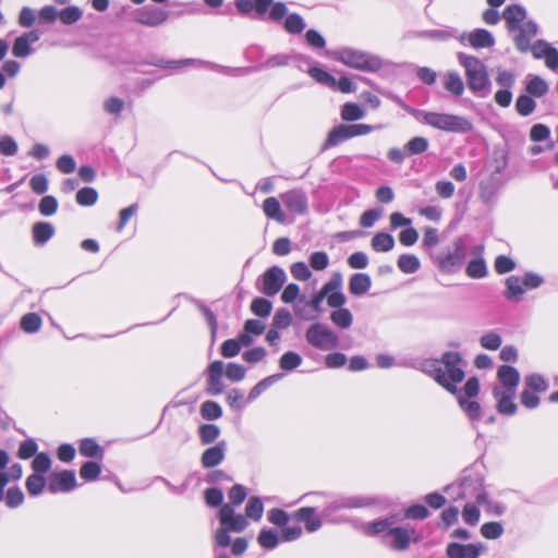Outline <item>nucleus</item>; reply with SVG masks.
<instances>
[{"label": "nucleus", "instance_id": "36", "mask_svg": "<svg viewBox=\"0 0 558 558\" xmlns=\"http://www.w3.org/2000/svg\"><path fill=\"white\" fill-rule=\"evenodd\" d=\"M80 453L84 457L101 459L104 456V450L94 439L86 438L81 441Z\"/></svg>", "mask_w": 558, "mask_h": 558}, {"label": "nucleus", "instance_id": "4", "mask_svg": "<svg viewBox=\"0 0 558 558\" xmlns=\"http://www.w3.org/2000/svg\"><path fill=\"white\" fill-rule=\"evenodd\" d=\"M459 63L464 68L469 88L476 95L485 97L489 93V77L484 63L476 57L459 52Z\"/></svg>", "mask_w": 558, "mask_h": 558}, {"label": "nucleus", "instance_id": "13", "mask_svg": "<svg viewBox=\"0 0 558 558\" xmlns=\"http://www.w3.org/2000/svg\"><path fill=\"white\" fill-rule=\"evenodd\" d=\"M76 487V478L73 471L56 472L50 475L49 490L51 493L70 492Z\"/></svg>", "mask_w": 558, "mask_h": 558}, {"label": "nucleus", "instance_id": "50", "mask_svg": "<svg viewBox=\"0 0 558 558\" xmlns=\"http://www.w3.org/2000/svg\"><path fill=\"white\" fill-rule=\"evenodd\" d=\"M220 435V429L215 424H205L199 428V436L203 444L214 442Z\"/></svg>", "mask_w": 558, "mask_h": 558}, {"label": "nucleus", "instance_id": "45", "mask_svg": "<svg viewBox=\"0 0 558 558\" xmlns=\"http://www.w3.org/2000/svg\"><path fill=\"white\" fill-rule=\"evenodd\" d=\"M458 401L460 407L471 420H477L481 416V405L476 401L466 400L463 396L459 395Z\"/></svg>", "mask_w": 558, "mask_h": 558}, {"label": "nucleus", "instance_id": "58", "mask_svg": "<svg viewBox=\"0 0 558 558\" xmlns=\"http://www.w3.org/2000/svg\"><path fill=\"white\" fill-rule=\"evenodd\" d=\"M327 303L332 308H343V305L347 302L345 295L341 292V288L329 291L326 294Z\"/></svg>", "mask_w": 558, "mask_h": 558}, {"label": "nucleus", "instance_id": "27", "mask_svg": "<svg viewBox=\"0 0 558 558\" xmlns=\"http://www.w3.org/2000/svg\"><path fill=\"white\" fill-rule=\"evenodd\" d=\"M393 519L387 518L377 520L374 522H369L363 525V532L368 536H375L381 533L388 534L390 529H392Z\"/></svg>", "mask_w": 558, "mask_h": 558}, {"label": "nucleus", "instance_id": "14", "mask_svg": "<svg viewBox=\"0 0 558 558\" xmlns=\"http://www.w3.org/2000/svg\"><path fill=\"white\" fill-rule=\"evenodd\" d=\"M343 279L341 274L336 272L332 275L330 280L324 284V287L320 289V291L313 296V299L310 301L308 305L315 311L320 312V306L323 300L326 298V294H328L329 291H332L338 288H342Z\"/></svg>", "mask_w": 558, "mask_h": 558}, {"label": "nucleus", "instance_id": "41", "mask_svg": "<svg viewBox=\"0 0 558 558\" xmlns=\"http://www.w3.org/2000/svg\"><path fill=\"white\" fill-rule=\"evenodd\" d=\"M305 26L303 17L296 13L288 15L284 21V29L290 34H299L304 31Z\"/></svg>", "mask_w": 558, "mask_h": 558}, {"label": "nucleus", "instance_id": "56", "mask_svg": "<svg viewBox=\"0 0 558 558\" xmlns=\"http://www.w3.org/2000/svg\"><path fill=\"white\" fill-rule=\"evenodd\" d=\"M59 17L63 24L70 25L82 17V11L77 7H68L59 13Z\"/></svg>", "mask_w": 558, "mask_h": 558}, {"label": "nucleus", "instance_id": "32", "mask_svg": "<svg viewBox=\"0 0 558 558\" xmlns=\"http://www.w3.org/2000/svg\"><path fill=\"white\" fill-rule=\"evenodd\" d=\"M420 259L412 254H402L398 259V267L404 274H414L420 269Z\"/></svg>", "mask_w": 558, "mask_h": 558}, {"label": "nucleus", "instance_id": "12", "mask_svg": "<svg viewBox=\"0 0 558 558\" xmlns=\"http://www.w3.org/2000/svg\"><path fill=\"white\" fill-rule=\"evenodd\" d=\"M493 396L496 399L497 411L500 414L513 415L517 412V404L513 401L515 391H512L511 388L494 387Z\"/></svg>", "mask_w": 558, "mask_h": 558}, {"label": "nucleus", "instance_id": "48", "mask_svg": "<svg viewBox=\"0 0 558 558\" xmlns=\"http://www.w3.org/2000/svg\"><path fill=\"white\" fill-rule=\"evenodd\" d=\"M536 104L532 97L527 95H521L517 99L515 109L519 114L526 117L535 110Z\"/></svg>", "mask_w": 558, "mask_h": 558}, {"label": "nucleus", "instance_id": "15", "mask_svg": "<svg viewBox=\"0 0 558 558\" xmlns=\"http://www.w3.org/2000/svg\"><path fill=\"white\" fill-rule=\"evenodd\" d=\"M291 517L299 522H304L305 529L310 533L316 532L322 526V520L316 515L315 508L312 507L301 508Z\"/></svg>", "mask_w": 558, "mask_h": 558}, {"label": "nucleus", "instance_id": "2", "mask_svg": "<svg viewBox=\"0 0 558 558\" xmlns=\"http://www.w3.org/2000/svg\"><path fill=\"white\" fill-rule=\"evenodd\" d=\"M405 110L420 123L447 133L465 134L473 130V123L464 116L420 110L405 107Z\"/></svg>", "mask_w": 558, "mask_h": 558}, {"label": "nucleus", "instance_id": "59", "mask_svg": "<svg viewBox=\"0 0 558 558\" xmlns=\"http://www.w3.org/2000/svg\"><path fill=\"white\" fill-rule=\"evenodd\" d=\"M246 369L236 363H229L226 367V376L231 381H241L244 379Z\"/></svg>", "mask_w": 558, "mask_h": 558}, {"label": "nucleus", "instance_id": "24", "mask_svg": "<svg viewBox=\"0 0 558 558\" xmlns=\"http://www.w3.org/2000/svg\"><path fill=\"white\" fill-rule=\"evenodd\" d=\"M271 3L272 0H255L254 2L251 0H235V7L242 14H248L255 9L258 15H264Z\"/></svg>", "mask_w": 558, "mask_h": 558}, {"label": "nucleus", "instance_id": "28", "mask_svg": "<svg viewBox=\"0 0 558 558\" xmlns=\"http://www.w3.org/2000/svg\"><path fill=\"white\" fill-rule=\"evenodd\" d=\"M371 246L375 252H389L395 246V239L389 233L378 232L373 236Z\"/></svg>", "mask_w": 558, "mask_h": 558}, {"label": "nucleus", "instance_id": "23", "mask_svg": "<svg viewBox=\"0 0 558 558\" xmlns=\"http://www.w3.org/2000/svg\"><path fill=\"white\" fill-rule=\"evenodd\" d=\"M263 211L267 218L272 219L279 223H284L287 220L280 202L276 197H268L263 203Z\"/></svg>", "mask_w": 558, "mask_h": 558}, {"label": "nucleus", "instance_id": "5", "mask_svg": "<svg viewBox=\"0 0 558 558\" xmlns=\"http://www.w3.org/2000/svg\"><path fill=\"white\" fill-rule=\"evenodd\" d=\"M305 337L311 345L324 351L332 350L338 344V336L330 328L319 323L312 325Z\"/></svg>", "mask_w": 558, "mask_h": 558}, {"label": "nucleus", "instance_id": "60", "mask_svg": "<svg viewBox=\"0 0 558 558\" xmlns=\"http://www.w3.org/2000/svg\"><path fill=\"white\" fill-rule=\"evenodd\" d=\"M310 265L315 270H324L329 265V257L325 252H314L310 256Z\"/></svg>", "mask_w": 558, "mask_h": 558}, {"label": "nucleus", "instance_id": "37", "mask_svg": "<svg viewBox=\"0 0 558 558\" xmlns=\"http://www.w3.org/2000/svg\"><path fill=\"white\" fill-rule=\"evenodd\" d=\"M526 92L534 97H542L548 92V84L539 76H532L526 84Z\"/></svg>", "mask_w": 558, "mask_h": 558}, {"label": "nucleus", "instance_id": "26", "mask_svg": "<svg viewBox=\"0 0 558 558\" xmlns=\"http://www.w3.org/2000/svg\"><path fill=\"white\" fill-rule=\"evenodd\" d=\"M348 124H339L335 126L329 133L322 146V150H326L329 147L337 146L342 141L349 140Z\"/></svg>", "mask_w": 558, "mask_h": 558}, {"label": "nucleus", "instance_id": "20", "mask_svg": "<svg viewBox=\"0 0 558 558\" xmlns=\"http://www.w3.org/2000/svg\"><path fill=\"white\" fill-rule=\"evenodd\" d=\"M526 12L520 5H510L504 12V17L507 22L510 32L519 29V27L525 23Z\"/></svg>", "mask_w": 558, "mask_h": 558}, {"label": "nucleus", "instance_id": "51", "mask_svg": "<svg viewBox=\"0 0 558 558\" xmlns=\"http://www.w3.org/2000/svg\"><path fill=\"white\" fill-rule=\"evenodd\" d=\"M45 484L46 482L44 476L39 474H32L26 480L27 492L33 496L39 495L43 492Z\"/></svg>", "mask_w": 558, "mask_h": 558}, {"label": "nucleus", "instance_id": "54", "mask_svg": "<svg viewBox=\"0 0 558 558\" xmlns=\"http://www.w3.org/2000/svg\"><path fill=\"white\" fill-rule=\"evenodd\" d=\"M481 345L486 350H497L502 343L501 337L496 332H487L480 338Z\"/></svg>", "mask_w": 558, "mask_h": 558}, {"label": "nucleus", "instance_id": "53", "mask_svg": "<svg viewBox=\"0 0 558 558\" xmlns=\"http://www.w3.org/2000/svg\"><path fill=\"white\" fill-rule=\"evenodd\" d=\"M100 472V465L97 462L89 461L82 465L80 475L85 481H94L99 476Z\"/></svg>", "mask_w": 558, "mask_h": 558}, {"label": "nucleus", "instance_id": "52", "mask_svg": "<svg viewBox=\"0 0 558 558\" xmlns=\"http://www.w3.org/2000/svg\"><path fill=\"white\" fill-rule=\"evenodd\" d=\"M504 533V527L499 522H487L481 527V534L487 539H496Z\"/></svg>", "mask_w": 558, "mask_h": 558}, {"label": "nucleus", "instance_id": "39", "mask_svg": "<svg viewBox=\"0 0 558 558\" xmlns=\"http://www.w3.org/2000/svg\"><path fill=\"white\" fill-rule=\"evenodd\" d=\"M301 363V355L292 351L286 352L279 360V366L283 371H293L298 368Z\"/></svg>", "mask_w": 558, "mask_h": 558}, {"label": "nucleus", "instance_id": "6", "mask_svg": "<svg viewBox=\"0 0 558 558\" xmlns=\"http://www.w3.org/2000/svg\"><path fill=\"white\" fill-rule=\"evenodd\" d=\"M421 541L420 534L411 527L392 526L388 534L384 535V543L395 550H405L411 543Z\"/></svg>", "mask_w": 558, "mask_h": 558}, {"label": "nucleus", "instance_id": "46", "mask_svg": "<svg viewBox=\"0 0 558 558\" xmlns=\"http://www.w3.org/2000/svg\"><path fill=\"white\" fill-rule=\"evenodd\" d=\"M98 194L93 187H83L76 193V202L81 206H92L97 202Z\"/></svg>", "mask_w": 558, "mask_h": 558}, {"label": "nucleus", "instance_id": "64", "mask_svg": "<svg viewBox=\"0 0 558 558\" xmlns=\"http://www.w3.org/2000/svg\"><path fill=\"white\" fill-rule=\"evenodd\" d=\"M266 356V350L262 347L253 348L251 350L245 351L242 354V359L247 363H258L262 362Z\"/></svg>", "mask_w": 558, "mask_h": 558}, {"label": "nucleus", "instance_id": "25", "mask_svg": "<svg viewBox=\"0 0 558 558\" xmlns=\"http://www.w3.org/2000/svg\"><path fill=\"white\" fill-rule=\"evenodd\" d=\"M442 83L446 90L454 96H461L464 93V83L459 73L450 71L444 74Z\"/></svg>", "mask_w": 558, "mask_h": 558}, {"label": "nucleus", "instance_id": "42", "mask_svg": "<svg viewBox=\"0 0 558 558\" xmlns=\"http://www.w3.org/2000/svg\"><path fill=\"white\" fill-rule=\"evenodd\" d=\"M263 511H264V506L262 504V500L258 497H251L245 507L246 518L258 521L263 515Z\"/></svg>", "mask_w": 558, "mask_h": 558}, {"label": "nucleus", "instance_id": "61", "mask_svg": "<svg viewBox=\"0 0 558 558\" xmlns=\"http://www.w3.org/2000/svg\"><path fill=\"white\" fill-rule=\"evenodd\" d=\"M291 274L292 276L301 281L308 280L312 277V271L307 267V265L303 262L294 263L291 266Z\"/></svg>", "mask_w": 558, "mask_h": 558}, {"label": "nucleus", "instance_id": "35", "mask_svg": "<svg viewBox=\"0 0 558 558\" xmlns=\"http://www.w3.org/2000/svg\"><path fill=\"white\" fill-rule=\"evenodd\" d=\"M365 111L361 106L354 102H345L341 109V118L344 121H356L363 119Z\"/></svg>", "mask_w": 558, "mask_h": 558}, {"label": "nucleus", "instance_id": "9", "mask_svg": "<svg viewBox=\"0 0 558 558\" xmlns=\"http://www.w3.org/2000/svg\"><path fill=\"white\" fill-rule=\"evenodd\" d=\"M40 38V33L38 31H29L23 33L19 37L15 38L12 46V54L15 58H27L33 52V44L37 43Z\"/></svg>", "mask_w": 558, "mask_h": 558}, {"label": "nucleus", "instance_id": "63", "mask_svg": "<svg viewBox=\"0 0 558 558\" xmlns=\"http://www.w3.org/2000/svg\"><path fill=\"white\" fill-rule=\"evenodd\" d=\"M32 466L36 473H44L50 469L51 460L48 454L40 452L33 460Z\"/></svg>", "mask_w": 558, "mask_h": 558}, {"label": "nucleus", "instance_id": "16", "mask_svg": "<svg viewBox=\"0 0 558 558\" xmlns=\"http://www.w3.org/2000/svg\"><path fill=\"white\" fill-rule=\"evenodd\" d=\"M169 17V13L161 9H149L141 12L136 21L145 26L155 27L163 24Z\"/></svg>", "mask_w": 558, "mask_h": 558}, {"label": "nucleus", "instance_id": "57", "mask_svg": "<svg viewBox=\"0 0 558 558\" xmlns=\"http://www.w3.org/2000/svg\"><path fill=\"white\" fill-rule=\"evenodd\" d=\"M24 501V495L19 487H11L5 494V504L9 508H16Z\"/></svg>", "mask_w": 558, "mask_h": 558}, {"label": "nucleus", "instance_id": "7", "mask_svg": "<svg viewBox=\"0 0 558 558\" xmlns=\"http://www.w3.org/2000/svg\"><path fill=\"white\" fill-rule=\"evenodd\" d=\"M287 280L284 270L278 266L270 267L263 275L262 292L266 295L277 294Z\"/></svg>", "mask_w": 558, "mask_h": 558}, {"label": "nucleus", "instance_id": "62", "mask_svg": "<svg viewBox=\"0 0 558 558\" xmlns=\"http://www.w3.org/2000/svg\"><path fill=\"white\" fill-rule=\"evenodd\" d=\"M58 202L53 196H45L39 203V211L44 216H51L57 211Z\"/></svg>", "mask_w": 558, "mask_h": 558}, {"label": "nucleus", "instance_id": "55", "mask_svg": "<svg viewBox=\"0 0 558 558\" xmlns=\"http://www.w3.org/2000/svg\"><path fill=\"white\" fill-rule=\"evenodd\" d=\"M466 274L471 278H483L487 274V268L483 259H473L466 266Z\"/></svg>", "mask_w": 558, "mask_h": 558}, {"label": "nucleus", "instance_id": "43", "mask_svg": "<svg viewBox=\"0 0 558 558\" xmlns=\"http://www.w3.org/2000/svg\"><path fill=\"white\" fill-rule=\"evenodd\" d=\"M428 141L422 136L411 138L404 146V149L410 155L422 154L428 148Z\"/></svg>", "mask_w": 558, "mask_h": 558}, {"label": "nucleus", "instance_id": "30", "mask_svg": "<svg viewBox=\"0 0 558 558\" xmlns=\"http://www.w3.org/2000/svg\"><path fill=\"white\" fill-rule=\"evenodd\" d=\"M330 320L341 329H348L352 326L353 315L348 308H338L331 312Z\"/></svg>", "mask_w": 558, "mask_h": 558}, {"label": "nucleus", "instance_id": "3", "mask_svg": "<svg viewBox=\"0 0 558 558\" xmlns=\"http://www.w3.org/2000/svg\"><path fill=\"white\" fill-rule=\"evenodd\" d=\"M328 54L343 65L359 71L377 72L383 66L379 57L350 47L329 51Z\"/></svg>", "mask_w": 558, "mask_h": 558}, {"label": "nucleus", "instance_id": "44", "mask_svg": "<svg viewBox=\"0 0 558 558\" xmlns=\"http://www.w3.org/2000/svg\"><path fill=\"white\" fill-rule=\"evenodd\" d=\"M525 388L535 391V392H544L548 389L547 380L537 374H532L525 377Z\"/></svg>", "mask_w": 558, "mask_h": 558}, {"label": "nucleus", "instance_id": "34", "mask_svg": "<svg viewBox=\"0 0 558 558\" xmlns=\"http://www.w3.org/2000/svg\"><path fill=\"white\" fill-rule=\"evenodd\" d=\"M507 284V298L513 300H520L521 295L524 293V284L520 277L511 276L506 281Z\"/></svg>", "mask_w": 558, "mask_h": 558}, {"label": "nucleus", "instance_id": "19", "mask_svg": "<svg viewBox=\"0 0 558 558\" xmlns=\"http://www.w3.org/2000/svg\"><path fill=\"white\" fill-rule=\"evenodd\" d=\"M449 558H476L480 555V548L474 544L451 543L447 547Z\"/></svg>", "mask_w": 558, "mask_h": 558}, {"label": "nucleus", "instance_id": "11", "mask_svg": "<svg viewBox=\"0 0 558 558\" xmlns=\"http://www.w3.org/2000/svg\"><path fill=\"white\" fill-rule=\"evenodd\" d=\"M282 203L289 211L295 215H304L307 211V197L301 190H290L280 195Z\"/></svg>", "mask_w": 558, "mask_h": 558}, {"label": "nucleus", "instance_id": "1", "mask_svg": "<svg viewBox=\"0 0 558 558\" xmlns=\"http://www.w3.org/2000/svg\"><path fill=\"white\" fill-rule=\"evenodd\" d=\"M424 371L453 395L458 393L457 385L464 378L461 356L458 352H446L441 357V362L436 360L425 362Z\"/></svg>", "mask_w": 558, "mask_h": 558}, {"label": "nucleus", "instance_id": "40", "mask_svg": "<svg viewBox=\"0 0 558 558\" xmlns=\"http://www.w3.org/2000/svg\"><path fill=\"white\" fill-rule=\"evenodd\" d=\"M308 74L318 83L330 88H336L337 80L330 73L319 68H311Z\"/></svg>", "mask_w": 558, "mask_h": 558}, {"label": "nucleus", "instance_id": "18", "mask_svg": "<svg viewBox=\"0 0 558 558\" xmlns=\"http://www.w3.org/2000/svg\"><path fill=\"white\" fill-rule=\"evenodd\" d=\"M497 376L500 381V385L497 387H502L504 389L511 388L512 391H515V388L520 381V375L514 367L502 365L499 367Z\"/></svg>", "mask_w": 558, "mask_h": 558}, {"label": "nucleus", "instance_id": "22", "mask_svg": "<svg viewBox=\"0 0 558 558\" xmlns=\"http://www.w3.org/2000/svg\"><path fill=\"white\" fill-rule=\"evenodd\" d=\"M372 286V279L367 274L356 272L349 281V291L353 295L365 294Z\"/></svg>", "mask_w": 558, "mask_h": 558}, {"label": "nucleus", "instance_id": "17", "mask_svg": "<svg viewBox=\"0 0 558 558\" xmlns=\"http://www.w3.org/2000/svg\"><path fill=\"white\" fill-rule=\"evenodd\" d=\"M519 34L514 37L517 48L527 51L531 47V39L537 33V26L533 22H525L519 27Z\"/></svg>", "mask_w": 558, "mask_h": 558}, {"label": "nucleus", "instance_id": "33", "mask_svg": "<svg viewBox=\"0 0 558 558\" xmlns=\"http://www.w3.org/2000/svg\"><path fill=\"white\" fill-rule=\"evenodd\" d=\"M281 377H282L281 374H275V375H270V376L262 379L250 390L248 400L253 401V400L257 399L268 387H270L272 384H275Z\"/></svg>", "mask_w": 558, "mask_h": 558}, {"label": "nucleus", "instance_id": "29", "mask_svg": "<svg viewBox=\"0 0 558 558\" xmlns=\"http://www.w3.org/2000/svg\"><path fill=\"white\" fill-rule=\"evenodd\" d=\"M54 228L49 222H37L33 227V238L36 244H45L52 238Z\"/></svg>", "mask_w": 558, "mask_h": 558}, {"label": "nucleus", "instance_id": "38", "mask_svg": "<svg viewBox=\"0 0 558 558\" xmlns=\"http://www.w3.org/2000/svg\"><path fill=\"white\" fill-rule=\"evenodd\" d=\"M258 544L266 549H274L279 543L278 533L272 530L263 529L258 535Z\"/></svg>", "mask_w": 558, "mask_h": 558}, {"label": "nucleus", "instance_id": "31", "mask_svg": "<svg viewBox=\"0 0 558 558\" xmlns=\"http://www.w3.org/2000/svg\"><path fill=\"white\" fill-rule=\"evenodd\" d=\"M43 320L36 313H27L22 316L20 326L27 333L37 332L41 327Z\"/></svg>", "mask_w": 558, "mask_h": 558}, {"label": "nucleus", "instance_id": "49", "mask_svg": "<svg viewBox=\"0 0 558 558\" xmlns=\"http://www.w3.org/2000/svg\"><path fill=\"white\" fill-rule=\"evenodd\" d=\"M272 308V304L270 301L262 298H257L253 300L251 304L252 312L260 317H267L270 315Z\"/></svg>", "mask_w": 558, "mask_h": 558}, {"label": "nucleus", "instance_id": "47", "mask_svg": "<svg viewBox=\"0 0 558 558\" xmlns=\"http://www.w3.org/2000/svg\"><path fill=\"white\" fill-rule=\"evenodd\" d=\"M201 414L206 420H217L221 417L222 409L215 401H205L201 407Z\"/></svg>", "mask_w": 558, "mask_h": 558}, {"label": "nucleus", "instance_id": "8", "mask_svg": "<svg viewBox=\"0 0 558 558\" xmlns=\"http://www.w3.org/2000/svg\"><path fill=\"white\" fill-rule=\"evenodd\" d=\"M221 525L226 526L230 532L240 533L246 529L248 522L242 514H236L231 505H223L219 511Z\"/></svg>", "mask_w": 558, "mask_h": 558}, {"label": "nucleus", "instance_id": "10", "mask_svg": "<svg viewBox=\"0 0 558 558\" xmlns=\"http://www.w3.org/2000/svg\"><path fill=\"white\" fill-rule=\"evenodd\" d=\"M458 40L462 44H469L475 49L488 48L495 44L493 35L486 29H475L471 33H461L457 36Z\"/></svg>", "mask_w": 558, "mask_h": 558}, {"label": "nucleus", "instance_id": "21", "mask_svg": "<svg viewBox=\"0 0 558 558\" xmlns=\"http://www.w3.org/2000/svg\"><path fill=\"white\" fill-rule=\"evenodd\" d=\"M226 444L225 441L206 449L202 456V464L205 468H214L218 465L225 458Z\"/></svg>", "mask_w": 558, "mask_h": 558}]
</instances>
